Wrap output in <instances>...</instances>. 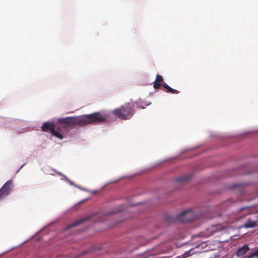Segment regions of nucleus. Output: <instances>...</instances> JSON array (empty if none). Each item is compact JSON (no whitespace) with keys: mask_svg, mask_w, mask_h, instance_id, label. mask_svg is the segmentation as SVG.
Masks as SVG:
<instances>
[{"mask_svg":"<svg viewBox=\"0 0 258 258\" xmlns=\"http://www.w3.org/2000/svg\"><path fill=\"white\" fill-rule=\"evenodd\" d=\"M106 119V116L100 112H97L87 115L77 116H70L57 119V124L54 121L45 122L42 125L41 128L43 132H49L59 139L63 138L61 128L65 130L67 128L75 126H84L89 124H94L104 122Z\"/></svg>","mask_w":258,"mask_h":258,"instance_id":"nucleus-1","label":"nucleus"},{"mask_svg":"<svg viewBox=\"0 0 258 258\" xmlns=\"http://www.w3.org/2000/svg\"><path fill=\"white\" fill-rule=\"evenodd\" d=\"M134 106L133 104L127 103L118 108L114 109L112 113L117 118L120 119H129L134 114Z\"/></svg>","mask_w":258,"mask_h":258,"instance_id":"nucleus-2","label":"nucleus"},{"mask_svg":"<svg viewBox=\"0 0 258 258\" xmlns=\"http://www.w3.org/2000/svg\"><path fill=\"white\" fill-rule=\"evenodd\" d=\"M197 215L191 210H187L182 211L176 217L175 221L180 223H186L196 220Z\"/></svg>","mask_w":258,"mask_h":258,"instance_id":"nucleus-3","label":"nucleus"},{"mask_svg":"<svg viewBox=\"0 0 258 258\" xmlns=\"http://www.w3.org/2000/svg\"><path fill=\"white\" fill-rule=\"evenodd\" d=\"M13 187L12 180L7 181L0 189V200L7 197L11 191Z\"/></svg>","mask_w":258,"mask_h":258,"instance_id":"nucleus-4","label":"nucleus"},{"mask_svg":"<svg viewBox=\"0 0 258 258\" xmlns=\"http://www.w3.org/2000/svg\"><path fill=\"white\" fill-rule=\"evenodd\" d=\"M13 187L12 180L7 181L0 189V200L7 197L11 191Z\"/></svg>","mask_w":258,"mask_h":258,"instance_id":"nucleus-5","label":"nucleus"},{"mask_svg":"<svg viewBox=\"0 0 258 258\" xmlns=\"http://www.w3.org/2000/svg\"><path fill=\"white\" fill-rule=\"evenodd\" d=\"M165 84L163 77L160 75H157L156 79L154 82L153 87L155 89H159L162 85Z\"/></svg>","mask_w":258,"mask_h":258,"instance_id":"nucleus-6","label":"nucleus"},{"mask_svg":"<svg viewBox=\"0 0 258 258\" xmlns=\"http://www.w3.org/2000/svg\"><path fill=\"white\" fill-rule=\"evenodd\" d=\"M162 87L164 89L165 91L168 93L178 94L179 93L178 90L171 88L166 83L162 85Z\"/></svg>","mask_w":258,"mask_h":258,"instance_id":"nucleus-7","label":"nucleus"},{"mask_svg":"<svg viewBox=\"0 0 258 258\" xmlns=\"http://www.w3.org/2000/svg\"><path fill=\"white\" fill-rule=\"evenodd\" d=\"M249 250L247 245H244L241 248H239L237 251L236 254L238 256H242L245 254Z\"/></svg>","mask_w":258,"mask_h":258,"instance_id":"nucleus-8","label":"nucleus"},{"mask_svg":"<svg viewBox=\"0 0 258 258\" xmlns=\"http://www.w3.org/2000/svg\"><path fill=\"white\" fill-rule=\"evenodd\" d=\"M257 225V223L256 221L249 219L245 222L243 227L246 228H253L256 227Z\"/></svg>","mask_w":258,"mask_h":258,"instance_id":"nucleus-9","label":"nucleus"},{"mask_svg":"<svg viewBox=\"0 0 258 258\" xmlns=\"http://www.w3.org/2000/svg\"><path fill=\"white\" fill-rule=\"evenodd\" d=\"M190 176L189 175H185L184 176L179 178L176 180V182L180 183H184L186 182L189 178Z\"/></svg>","mask_w":258,"mask_h":258,"instance_id":"nucleus-10","label":"nucleus"},{"mask_svg":"<svg viewBox=\"0 0 258 258\" xmlns=\"http://www.w3.org/2000/svg\"><path fill=\"white\" fill-rule=\"evenodd\" d=\"M89 219V218L81 219L78 221H76L72 223L71 224H70V225L69 227H75V226L79 225L80 223H81L83 221H85Z\"/></svg>","mask_w":258,"mask_h":258,"instance_id":"nucleus-11","label":"nucleus"},{"mask_svg":"<svg viewBox=\"0 0 258 258\" xmlns=\"http://www.w3.org/2000/svg\"><path fill=\"white\" fill-rule=\"evenodd\" d=\"M243 258H258V249L248 256L246 255Z\"/></svg>","mask_w":258,"mask_h":258,"instance_id":"nucleus-12","label":"nucleus"},{"mask_svg":"<svg viewBox=\"0 0 258 258\" xmlns=\"http://www.w3.org/2000/svg\"><path fill=\"white\" fill-rule=\"evenodd\" d=\"M250 208V206H245V207H242L241 208H240L238 210V212H241L242 211L245 210V211H247L246 214H249L250 213L249 212Z\"/></svg>","mask_w":258,"mask_h":258,"instance_id":"nucleus-13","label":"nucleus"},{"mask_svg":"<svg viewBox=\"0 0 258 258\" xmlns=\"http://www.w3.org/2000/svg\"><path fill=\"white\" fill-rule=\"evenodd\" d=\"M124 210V207L123 206H119L118 207H117L116 211L110 212V213H108V214H114V213H115L117 212H121V211H123Z\"/></svg>","mask_w":258,"mask_h":258,"instance_id":"nucleus-14","label":"nucleus"}]
</instances>
